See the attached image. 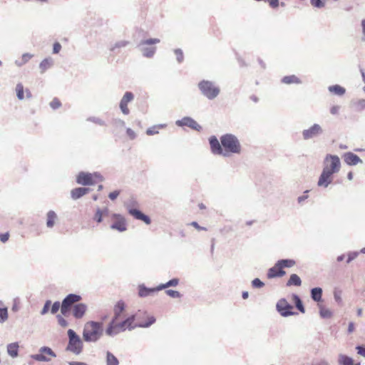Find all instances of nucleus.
<instances>
[{
	"label": "nucleus",
	"instance_id": "1",
	"mask_svg": "<svg viewBox=\"0 0 365 365\" xmlns=\"http://www.w3.org/2000/svg\"><path fill=\"white\" fill-rule=\"evenodd\" d=\"M341 168V162L339 156L327 154L324 160V168L319 178L317 185L327 187L333 181V175L337 173Z\"/></svg>",
	"mask_w": 365,
	"mask_h": 365
},
{
	"label": "nucleus",
	"instance_id": "2",
	"mask_svg": "<svg viewBox=\"0 0 365 365\" xmlns=\"http://www.w3.org/2000/svg\"><path fill=\"white\" fill-rule=\"evenodd\" d=\"M103 324L101 322L88 321L83 329V340L86 342H97L103 334Z\"/></svg>",
	"mask_w": 365,
	"mask_h": 365
},
{
	"label": "nucleus",
	"instance_id": "3",
	"mask_svg": "<svg viewBox=\"0 0 365 365\" xmlns=\"http://www.w3.org/2000/svg\"><path fill=\"white\" fill-rule=\"evenodd\" d=\"M220 142L223 147L224 153L240 154L241 145L238 138L233 134L227 133L220 137Z\"/></svg>",
	"mask_w": 365,
	"mask_h": 365
},
{
	"label": "nucleus",
	"instance_id": "4",
	"mask_svg": "<svg viewBox=\"0 0 365 365\" xmlns=\"http://www.w3.org/2000/svg\"><path fill=\"white\" fill-rule=\"evenodd\" d=\"M197 87L201 94L208 100H214L220 93V87L211 81H200L197 84Z\"/></svg>",
	"mask_w": 365,
	"mask_h": 365
},
{
	"label": "nucleus",
	"instance_id": "5",
	"mask_svg": "<svg viewBox=\"0 0 365 365\" xmlns=\"http://www.w3.org/2000/svg\"><path fill=\"white\" fill-rule=\"evenodd\" d=\"M68 342L66 346V351H71L76 355L80 354L83 351V342L79 335L76 332L70 329L67 331Z\"/></svg>",
	"mask_w": 365,
	"mask_h": 365
},
{
	"label": "nucleus",
	"instance_id": "6",
	"mask_svg": "<svg viewBox=\"0 0 365 365\" xmlns=\"http://www.w3.org/2000/svg\"><path fill=\"white\" fill-rule=\"evenodd\" d=\"M76 181L83 186L93 185L98 182L103 181V177L98 172L91 173L81 171L77 175Z\"/></svg>",
	"mask_w": 365,
	"mask_h": 365
},
{
	"label": "nucleus",
	"instance_id": "7",
	"mask_svg": "<svg viewBox=\"0 0 365 365\" xmlns=\"http://www.w3.org/2000/svg\"><path fill=\"white\" fill-rule=\"evenodd\" d=\"M81 299V297L76 294H68L62 301L61 307V314L66 317L70 313L73 304L78 302Z\"/></svg>",
	"mask_w": 365,
	"mask_h": 365
},
{
	"label": "nucleus",
	"instance_id": "8",
	"mask_svg": "<svg viewBox=\"0 0 365 365\" xmlns=\"http://www.w3.org/2000/svg\"><path fill=\"white\" fill-rule=\"evenodd\" d=\"M324 133V130L318 123H314L309 128L304 129L302 132L304 140H309L319 138Z\"/></svg>",
	"mask_w": 365,
	"mask_h": 365
},
{
	"label": "nucleus",
	"instance_id": "9",
	"mask_svg": "<svg viewBox=\"0 0 365 365\" xmlns=\"http://www.w3.org/2000/svg\"><path fill=\"white\" fill-rule=\"evenodd\" d=\"M276 309L280 315L284 317L297 314V312L292 311L293 306L284 298L277 302Z\"/></svg>",
	"mask_w": 365,
	"mask_h": 365
},
{
	"label": "nucleus",
	"instance_id": "10",
	"mask_svg": "<svg viewBox=\"0 0 365 365\" xmlns=\"http://www.w3.org/2000/svg\"><path fill=\"white\" fill-rule=\"evenodd\" d=\"M48 355L51 357H56V353L48 346H42L39 349L38 353L31 355V358L38 361L48 362L51 358L46 356Z\"/></svg>",
	"mask_w": 365,
	"mask_h": 365
},
{
	"label": "nucleus",
	"instance_id": "11",
	"mask_svg": "<svg viewBox=\"0 0 365 365\" xmlns=\"http://www.w3.org/2000/svg\"><path fill=\"white\" fill-rule=\"evenodd\" d=\"M135 201L134 200H131L130 203L127 205L128 213L133 216L136 220H140L144 222L146 225H150L151 222V220L150 217L147 215H145L140 210L130 207L131 205H134Z\"/></svg>",
	"mask_w": 365,
	"mask_h": 365
},
{
	"label": "nucleus",
	"instance_id": "12",
	"mask_svg": "<svg viewBox=\"0 0 365 365\" xmlns=\"http://www.w3.org/2000/svg\"><path fill=\"white\" fill-rule=\"evenodd\" d=\"M112 217L115 221L111 224L110 229L118 230L120 232L127 230L126 220L123 215L118 213H113L112 215Z\"/></svg>",
	"mask_w": 365,
	"mask_h": 365
},
{
	"label": "nucleus",
	"instance_id": "13",
	"mask_svg": "<svg viewBox=\"0 0 365 365\" xmlns=\"http://www.w3.org/2000/svg\"><path fill=\"white\" fill-rule=\"evenodd\" d=\"M175 124L179 127L187 126L195 130L200 131L202 129L200 125H199L193 118L191 117H184L180 120H178Z\"/></svg>",
	"mask_w": 365,
	"mask_h": 365
},
{
	"label": "nucleus",
	"instance_id": "14",
	"mask_svg": "<svg viewBox=\"0 0 365 365\" xmlns=\"http://www.w3.org/2000/svg\"><path fill=\"white\" fill-rule=\"evenodd\" d=\"M209 143L210 145L211 151L213 154L215 155H222L225 157L228 156L226 153H224L223 147L220 143L216 136L212 135L209 138Z\"/></svg>",
	"mask_w": 365,
	"mask_h": 365
},
{
	"label": "nucleus",
	"instance_id": "15",
	"mask_svg": "<svg viewBox=\"0 0 365 365\" xmlns=\"http://www.w3.org/2000/svg\"><path fill=\"white\" fill-rule=\"evenodd\" d=\"M88 309V307L86 304L83 303H78L73 306L72 307V313L74 318L79 319L83 318L85 315L86 311Z\"/></svg>",
	"mask_w": 365,
	"mask_h": 365
},
{
	"label": "nucleus",
	"instance_id": "16",
	"mask_svg": "<svg viewBox=\"0 0 365 365\" xmlns=\"http://www.w3.org/2000/svg\"><path fill=\"white\" fill-rule=\"evenodd\" d=\"M344 161L349 165H356L359 163H362L361 158L351 152L345 153L343 155Z\"/></svg>",
	"mask_w": 365,
	"mask_h": 365
},
{
	"label": "nucleus",
	"instance_id": "17",
	"mask_svg": "<svg viewBox=\"0 0 365 365\" xmlns=\"http://www.w3.org/2000/svg\"><path fill=\"white\" fill-rule=\"evenodd\" d=\"M158 287L154 288L147 287L145 284H140L138 286V295L140 297H146L156 292L160 291V289H157Z\"/></svg>",
	"mask_w": 365,
	"mask_h": 365
},
{
	"label": "nucleus",
	"instance_id": "18",
	"mask_svg": "<svg viewBox=\"0 0 365 365\" xmlns=\"http://www.w3.org/2000/svg\"><path fill=\"white\" fill-rule=\"evenodd\" d=\"M90 192L88 187H76L71 191V197L73 200H78Z\"/></svg>",
	"mask_w": 365,
	"mask_h": 365
},
{
	"label": "nucleus",
	"instance_id": "19",
	"mask_svg": "<svg viewBox=\"0 0 365 365\" xmlns=\"http://www.w3.org/2000/svg\"><path fill=\"white\" fill-rule=\"evenodd\" d=\"M116 322L117 321L115 320L111 319V321L109 322L106 329V334L107 335L113 336L121 332L120 327H118Z\"/></svg>",
	"mask_w": 365,
	"mask_h": 365
},
{
	"label": "nucleus",
	"instance_id": "20",
	"mask_svg": "<svg viewBox=\"0 0 365 365\" xmlns=\"http://www.w3.org/2000/svg\"><path fill=\"white\" fill-rule=\"evenodd\" d=\"M286 272L284 271V269H278V267H277V262L275 263L274 266L269 268L267 271V277L269 279L276 278V277H281L285 275Z\"/></svg>",
	"mask_w": 365,
	"mask_h": 365
},
{
	"label": "nucleus",
	"instance_id": "21",
	"mask_svg": "<svg viewBox=\"0 0 365 365\" xmlns=\"http://www.w3.org/2000/svg\"><path fill=\"white\" fill-rule=\"evenodd\" d=\"M125 308V303L121 300L118 301L114 307V316L112 319L117 321L120 317L121 314L124 312Z\"/></svg>",
	"mask_w": 365,
	"mask_h": 365
},
{
	"label": "nucleus",
	"instance_id": "22",
	"mask_svg": "<svg viewBox=\"0 0 365 365\" xmlns=\"http://www.w3.org/2000/svg\"><path fill=\"white\" fill-rule=\"evenodd\" d=\"M295 264V260L292 259H282L277 262V267H278V269H284V268L292 267L294 266Z\"/></svg>",
	"mask_w": 365,
	"mask_h": 365
},
{
	"label": "nucleus",
	"instance_id": "23",
	"mask_svg": "<svg viewBox=\"0 0 365 365\" xmlns=\"http://www.w3.org/2000/svg\"><path fill=\"white\" fill-rule=\"evenodd\" d=\"M19 348L18 342L9 344L6 347L8 354L12 358L17 357L19 356Z\"/></svg>",
	"mask_w": 365,
	"mask_h": 365
},
{
	"label": "nucleus",
	"instance_id": "24",
	"mask_svg": "<svg viewBox=\"0 0 365 365\" xmlns=\"http://www.w3.org/2000/svg\"><path fill=\"white\" fill-rule=\"evenodd\" d=\"M323 290L321 287L312 288L310 291L311 298L316 302H319L322 299Z\"/></svg>",
	"mask_w": 365,
	"mask_h": 365
},
{
	"label": "nucleus",
	"instance_id": "25",
	"mask_svg": "<svg viewBox=\"0 0 365 365\" xmlns=\"http://www.w3.org/2000/svg\"><path fill=\"white\" fill-rule=\"evenodd\" d=\"M292 301H293L296 308L301 313L304 314L305 312V308H304L303 302H302L301 298L299 297V296L297 295V294H292Z\"/></svg>",
	"mask_w": 365,
	"mask_h": 365
},
{
	"label": "nucleus",
	"instance_id": "26",
	"mask_svg": "<svg viewBox=\"0 0 365 365\" xmlns=\"http://www.w3.org/2000/svg\"><path fill=\"white\" fill-rule=\"evenodd\" d=\"M53 65V61L51 57L44 58L39 64L41 73H43L47 69L50 68Z\"/></svg>",
	"mask_w": 365,
	"mask_h": 365
},
{
	"label": "nucleus",
	"instance_id": "27",
	"mask_svg": "<svg viewBox=\"0 0 365 365\" xmlns=\"http://www.w3.org/2000/svg\"><path fill=\"white\" fill-rule=\"evenodd\" d=\"M46 216V226L48 228H52L55 225L56 220L57 219V215L54 211L50 210L47 212Z\"/></svg>",
	"mask_w": 365,
	"mask_h": 365
},
{
	"label": "nucleus",
	"instance_id": "28",
	"mask_svg": "<svg viewBox=\"0 0 365 365\" xmlns=\"http://www.w3.org/2000/svg\"><path fill=\"white\" fill-rule=\"evenodd\" d=\"M281 82L284 84H292V83L299 84L302 83L301 80L295 75L284 76L282 78Z\"/></svg>",
	"mask_w": 365,
	"mask_h": 365
},
{
	"label": "nucleus",
	"instance_id": "29",
	"mask_svg": "<svg viewBox=\"0 0 365 365\" xmlns=\"http://www.w3.org/2000/svg\"><path fill=\"white\" fill-rule=\"evenodd\" d=\"M302 284V280L300 277L297 274H292L289 277V279L287 282V286H296L299 287Z\"/></svg>",
	"mask_w": 365,
	"mask_h": 365
},
{
	"label": "nucleus",
	"instance_id": "30",
	"mask_svg": "<svg viewBox=\"0 0 365 365\" xmlns=\"http://www.w3.org/2000/svg\"><path fill=\"white\" fill-rule=\"evenodd\" d=\"M328 90L331 93L339 96H343L346 92V90L344 87L337 84L329 86Z\"/></svg>",
	"mask_w": 365,
	"mask_h": 365
},
{
	"label": "nucleus",
	"instance_id": "31",
	"mask_svg": "<svg viewBox=\"0 0 365 365\" xmlns=\"http://www.w3.org/2000/svg\"><path fill=\"white\" fill-rule=\"evenodd\" d=\"M179 284V279L178 278H173L168 281L165 284H160L158 286L157 289H165L170 287H176Z\"/></svg>",
	"mask_w": 365,
	"mask_h": 365
},
{
	"label": "nucleus",
	"instance_id": "32",
	"mask_svg": "<svg viewBox=\"0 0 365 365\" xmlns=\"http://www.w3.org/2000/svg\"><path fill=\"white\" fill-rule=\"evenodd\" d=\"M106 364L107 365H118V359L110 351L106 353Z\"/></svg>",
	"mask_w": 365,
	"mask_h": 365
},
{
	"label": "nucleus",
	"instance_id": "33",
	"mask_svg": "<svg viewBox=\"0 0 365 365\" xmlns=\"http://www.w3.org/2000/svg\"><path fill=\"white\" fill-rule=\"evenodd\" d=\"M319 315L322 319H330L332 317L333 313L329 309L319 306Z\"/></svg>",
	"mask_w": 365,
	"mask_h": 365
},
{
	"label": "nucleus",
	"instance_id": "34",
	"mask_svg": "<svg viewBox=\"0 0 365 365\" xmlns=\"http://www.w3.org/2000/svg\"><path fill=\"white\" fill-rule=\"evenodd\" d=\"M143 56L147 58H151L154 56L156 48L155 47H145L140 48Z\"/></svg>",
	"mask_w": 365,
	"mask_h": 365
},
{
	"label": "nucleus",
	"instance_id": "35",
	"mask_svg": "<svg viewBox=\"0 0 365 365\" xmlns=\"http://www.w3.org/2000/svg\"><path fill=\"white\" fill-rule=\"evenodd\" d=\"M352 358L346 355L341 354L339 358V363L340 365H353Z\"/></svg>",
	"mask_w": 365,
	"mask_h": 365
},
{
	"label": "nucleus",
	"instance_id": "36",
	"mask_svg": "<svg viewBox=\"0 0 365 365\" xmlns=\"http://www.w3.org/2000/svg\"><path fill=\"white\" fill-rule=\"evenodd\" d=\"M133 99H134L133 93L130 91H126L124 93V95L120 102L125 103V105H128V103L131 102Z\"/></svg>",
	"mask_w": 365,
	"mask_h": 365
},
{
	"label": "nucleus",
	"instance_id": "37",
	"mask_svg": "<svg viewBox=\"0 0 365 365\" xmlns=\"http://www.w3.org/2000/svg\"><path fill=\"white\" fill-rule=\"evenodd\" d=\"M156 321V319L155 317L153 316H151V317H149L148 320L144 322V323H138L137 324L138 327H140V328H148L150 327L151 325H153Z\"/></svg>",
	"mask_w": 365,
	"mask_h": 365
},
{
	"label": "nucleus",
	"instance_id": "38",
	"mask_svg": "<svg viewBox=\"0 0 365 365\" xmlns=\"http://www.w3.org/2000/svg\"><path fill=\"white\" fill-rule=\"evenodd\" d=\"M160 42V40L159 38H148L145 40H142L138 45L139 48L142 47L145 45H153L156 44Z\"/></svg>",
	"mask_w": 365,
	"mask_h": 365
},
{
	"label": "nucleus",
	"instance_id": "39",
	"mask_svg": "<svg viewBox=\"0 0 365 365\" xmlns=\"http://www.w3.org/2000/svg\"><path fill=\"white\" fill-rule=\"evenodd\" d=\"M16 96L18 99L23 100L24 98V86L22 83H17L16 86Z\"/></svg>",
	"mask_w": 365,
	"mask_h": 365
},
{
	"label": "nucleus",
	"instance_id": "40",
	"mask_svg": "<svg viewBox=\"0 0 365 365\" xmlns=\"http://www.w3.org/2000/svg\"><path fill=\"white\" fill-rule=\"evenodd\" d=\"M135 314H132L129 316L128 318H126L127 322H128V327H127V328L129 331L133 330L134 329L138 327V324H133V322L135 320Z\"/></svg>",
	"mask_w": 365,
	"mask_h": 365
},
{
	"label": "nucleus",
	"instance_id": "41",
	"mask_svg": "<svg viewBox=\"0 0 365 365\" xmlns=\"http://www.w3.org/2000/svg\"><path fill=\"white\" fill-rule=\"evenodd\" d=\"M342 291L338 289H335L334 291V299L339 305L342 304L341 298Z\"/></svg>",
	"mask_w": 365,
	"mask_h": 365
},
{
	"label": "nucleus",
	"instance_id": "42",
	"mask_svg": "<svg viewBox=\"0 0 365 365\" xmlns=\"http://www.w3.org/2000/svg\"><path fill=\"white\" fill-rule=\"evenodd\" d=\"M8 319V310L6 307L0 308V323H3Z\"/></svg>",
	"mask_w": 365,
	"mask_h": 365
},
{
	"label": "nucleus",
	"instance_id": "43",
	"mask_svg": "<svg viewBox=\"0 0 365 365\" xmlns=\"http://www.w3.org/2000/svg\"><path fill=\"white\" fill-rule=\"evenodd\" d=\"M251 283L252 287L256 289H260L264 286V283L259 278L254 279Z\"/></svg>",
	"mask_w": 365,
	"mask_h": 365
},
{
	"label": "nucleus",
	"instance_id": "44",
	"mask_svg": "<svg viewBox=\"0 0 365 365\" xmlns=\"http://www.w3.org/2000/svg\"><path fill=\"white\" fill-rule=\"evenodd\" d=\"M103 211L101 210V209L100 208H97L93 220L96 221L98 223H101L103 221Z\"/></svg>",
	"mask_w": 365,
	"mask_h": 365
},
{
	"label": "nucleus",
	"instance_id": "45",
	"mask_svg": "<svg viewBox=\"0 0 365 365\" xmlns=\"http://www.w3.org/2000/svg\"><path fill=\"white\" fill-rule=\"evenodd\" d=\"M165 293L168 296L172 298H180L182 297L180 292L173 289H167L165 290Z\"/></svg>",
	"mask_w": 365,
	"mask_h": 365
},
{
	"label": "nucleus",
	"instance_id": "46",
	"mask_svg": "<svg viewBox=\"0 0 365 365\" xmlns=\"http://www.w3.org/2000/svg\"><path fill=\"white\" fill-rule=\"evenodd\" d=\"M174 53L176 55L177 61L179 63H182L184 60V55H183V52H182V49L176 48L174 50Z\"/></svg>",
	"mask_w": 365,
	"mask_h": 365
},
{
	"label": "nucleus",
	"instance_id": "47",
	"mask_svg": "<svg viewBox=\"0 0 365 365\" xmlns=\"http://www.w3.org/2000/svg\"><path fill=\"white\" fill-rule=\"evenodd\" d=\"M129 44V41H120L115 43V45L110 48L111 51H114L116 48H120L122 47H125Z\"/></svg>",
	"mask_w": 365,
	"mask_h": 365
},
{
	"label": "nucleus",
	"instance_id": "48",
	"mask_svg": "<svg viewBox=\"0 0 365 365\" xmlns=\"http://www.w3.org/2000/svg\"><path fill=\"white\" fill-rule=\"evenodd\" d=\"M87 120L88 121H91V122H93L97 125H106V122L104 120H103L102 119L98 118V117H89L87 118Z\"/></svg>",
	"mask_w": 365,
	"mask_h": 365
},
{
	"label": "nucleus",
	"instance_id": "49",
	"mask_svg": "<svg viewBox=\"0 0 365 365\" xmlns=\"http://www.w3.org/2000/svg\"><path fill=\"white\" fill-rule=\"evenodd\" d=\"M111 123L115 128H123L125 124L124 120L120 118H113Z\"/></svg>",
	"mask_w": 365,
	"mask_h": 365
},
{
	"label": "nucleus",
	"instance_id": "50",
	"mask_svg": "<svg viewBox=\"0 0 365 365\" xmlns=\"http://www.w3.org/2000/svg\"><path fill=\"white\" fill-rule=\"evenodd\" d=\"M311 4L317 9H321L324 6V0H310Z\"/></svg>",
	"mask_w": 365,
	"mask_h": 365
},
{
	"label": "nucleus",
	"instance_id": "51",
	"mask_svg": "<svg viewBox=\"0 0 365 365\" xmlns=\"http://www.w3.org/2000/svg\"><path fill=\"white\" fill-rule=\"evenodd\" d=\"M50 106L53 110L58 109L61 106V101L57 98H54L50 103Z\"/></svg>",
	"mask_w": 365,
	"mask_h": 365
},
{
	"label": "nucleus",
	"instance_id": "52",
	"mask_svg": "<svg viewBox=\"0 0 365 365\" xmlns=\"http://www.w3.org/2000/svg\"><path fill=\"white\" fill-rule=\"evenodd\" d=\"M359 252H356V251H354V252H349L347 255V259H346V263H350L352 260H354V259H356L358 255H359Z\"/></svg>",
	"mask_w": 365,
	"mask_h": 365
},
{
	"label": "nucleus",
	"instance_id": "53",
	"mask_svg": "<svg viewBox=\"0 0 365 365\" xmlns=\"http://www.w3.org/2000/svg\"><path fill=\"white\" fill-rule=\"evenodd\" d=\"M51 300H46L44 305H43V309H41V315H44L48 313V312L49 311V309L51 307Z\"/></svg>",
	"mask_w": 365,
	"mask_h": 365
},
{
	"label": "nucleus",
	"instance_id": "54",
	"mask_svg": "<svg viewBox=\"0 0 365 365\" xmlns=\"http://www.w3.org/2000/svg\"><path fill=\"white\" fill-rule=\"evenodd\" d=\"M61 304H60V302H58V301H57V302H55L52 304V306H51V313L52 314H56V313L58 312V311L59 310V309L61 308Z\"/></svg>",
	"mask_w": 365,
	"mask_h": 365
},
{
	"label": "nucleus",
	"instance_id": "55",
	"mask_svg": "<svg viewBox=\"0 0 365 365\" xmlns=\"http://www.w3.org/2000/svg\"><path fill=\"white\" fill-rule=\"evenodd\" d=\"M158 133H159V131L158 130V126H155V125L148 128L146 130V134L148 135H153L158 134Z\"/></svg>",
	"mask_w": 365,
	"mask_h": 365
},
{
	"label": "nucleus",
	"instance_id": "56",
	"mask_svg": "<svg viewBox=\"0 0 365 365\" xmlns=\"http://www.w3.org/2000/svg\"><path fill=\"white\" fill-rule=\"evenodd\" d=\"M58 324L62 327H66L68 325V322L61 315H57Z\"/></svg>",
	"mask_w": 365,
	"mask_h": 365
},
{
	"label": "nucleus",
	"instance_id": "57",
	"mask_svg": "<svg viewBox=\"0 0 365 365\" xmlns=\"http://www.w3.org/2000/svg\"><path fill=\"white\" fill-rule=\"evenodd\" d=\"M117 324L118 327H120L121 331H124L128 329L127 327H128V322H127L126 319L119 323H117Z\"/></svg>",
	"mask_w": 365,
	"mask_h": 365
},
{
	"label": "nucleus",
	"instance_id": "58",
	"mask_svg": "<svg viewBox=\"0 0 365 365\" xmlns=\"http://www.w3.org/2000/svg\"><path fill=\"white\" fill-rule=\"evenodd\" d=\"M119 106H120V109L121 112L124 115H128L129 114L130 110L128 108V105H125V103H123L120 102Z\"/></svg>",
	"mask_w": 365,
	"mask_h": 365
},
{
	"label": "nucleus",
	"instance_id": "59",
	"mask_svg": "<svg viewBox=\"0 0 365 365\" xmlns=\"http://www.w3.org/2000/svg\"><path fill=\"white\" fill-rule=\"evenodd\" d=\"M62 46L59 42H55L53 45V53L57 54L60 52Z\"/></svg>",
	"mask_w": 365,
	"mask_h": 365
},
{
	"label": "nucleus",
	"instance_id": "60",
	"mask_svg": "<svg viewBox=\"0 0 365 365\" xmlns=\"http://www.w3.org/2000/svg\"><path fill=\"white\" fill-rule=\"evenodd\" d=\"M356 349L357 350L358 354L365 357V346L358 345L356 346Z\"/></svg>",
	"mask_w": 365,
	"mask_h": 365
},
{
	"label": "nucleus",
	"instance_id": "61",
	"mask_svg": "<svg viewBox=\"0 0 365 365\" xmlns=\"http://www.w3.org/2000/svg\"><path fill=\"white\" fill-rule=\"evenodd\" d=\"M34 56L29 53H25L21 56L23 63H26Z\"/></svg>",
	"mask_w": 365,
	"mask_h": 365
},
{
	"label": "nucleus",
	"instance_id": "62",
	"mask_svg": "<svg viewBox=\"0 0 365 365\" xmlns=\"http://www.w3.org/2000/svg\"><path fill=\"white\" fill-rule=\"evenodd\" d=\"M264 1L268 2L269 5L273 9L278 7V6L279 4V0H264Z\"/></svg>",
	"mask_w": 365,
	"mask_h": 365
},
{
	"label": "nucleus",
	"instance_id": "63",
	"mask_svg": "<svg viewBox=\"0 0 365 365\" xmlns=\"http://www.w3.org/2000/svg\"><path fill=\"white\" fill-rule=\"evenodd\" d=\"M120 195V190H114L113 192H111L109 193L108 195V197L111 200H115L118 196Z\"/></svg>",
	"mask_w": 365,
	"mask_h": 365
},
{
	"label": "nucleus",
	"instance_id": "64",
	"mask_svg": "<svg viewBox=\"0 0 365 365\" xmlns=\"http://www.w3.org/2000/svg\"><path fill=\"white\" fill-rule=\"evenodd\" d=\"M9 233L5 232V233H0V240L3 243H5L9 240Z\"/></svg>",
	"mask_w": 365,
	"mask_h": 365
}]
</instances>
